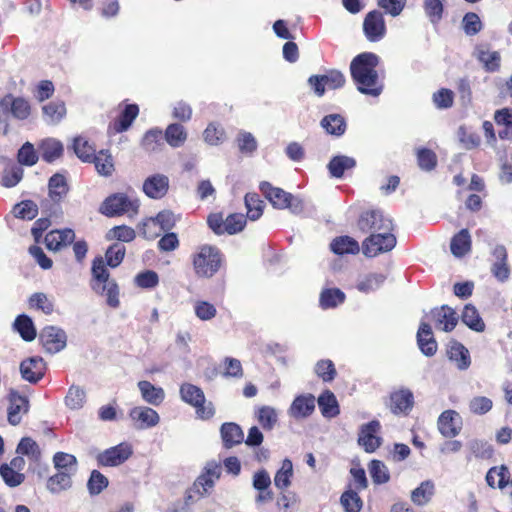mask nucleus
Listing matches in <instances>:
<instances>
[{"instance_id":"f257e3e1","label":"nucleus","mask_w":512,"mask_h":512,"mask_svg":"<svg viewBox=\"0 0 512 512\" xmlns=\"http://www.w3.org/2000/svg\"><path fill=\"white\" fill-rule=\"evenodd\" d=\"M379 58L376 54L365 52L356 56L351 64L350 71L357 89L362 94L378 97L383 90L376 67Z\"/></svg>"},{"instance_id":"f03ea898","label":"nucleus","mask_w":512,"mask_h":512,"mask_svg":"<svg viewBox=\"0 0 512 512\" xmlns=\"http://www.w3.org/2000/svg\"><path fill=\"white\" fill-rule=\"evenodd\" d=\"M91 271L92 290L101 296H105L108 306L114 309L118 308L120 306L119 287L116 281L110 278V274L101 257L93 260Z\"/></svg>"},{"instance_id":"7ed1b4c3","label":"nucleus","mask_w":512,"mask_h":512,"mask_svg":"<svg viewBox=\"0 0 512 512\" xmlns=\"http://www.w3.org/2000/svg\"><path fill=\"white\" fill-rule=\"evenodd\" d=\"M223 256L213 245L203 244L196 248L191 255L194 274L198 278H211L220 269Z\"/></svg>"},{"instance_id":"20e7f679","label":"nucleus","mask_w":512,"mask_h":512,"mask_svg":"<svg viewBox=\"0 0 512 512\" xmlns=\"http://www.w3.org/2000/svg\"><path fill=\"white\" fill-rule=\"evenodd\" d=\"M260 190L275 208L290 209L295 214H299L304 210V204L300 198L281 188L273 187L269 182H262Z\"/></svg>"},{"instance_id":"39448f33","label":"nucleus","mask_w":512,"mask_h":512,"mask_svg":"<svg viewBox=\"0 0 512 512\" xmlns=\"http://www.w3.org/2000/svg\"><path fill=\"white\" fill-rule=\"evenodd\" d=\"M138 209L137 199H132L123 193H116L105 199L100 207V212L109 217L123 214L133 217L138 213Z\"/></svg>"},{"instance_id":"423d86ee","label":"nucleus","mask_w":512,"mask_h":512,"mask_svg":"<svg viewBox=\"0 0 512 512\" xmlns=\"http://www.w3.org/2000/svg\"><path fill=\"white\" fill-rule=\"evenodd\" d=\"M396 245V237L391 231L372 233L363 242V253L368 257H375L380 253L392 250Z\"/></svg>"},{"instance_id":"0eeeda50","label":"nucleus","mask_w":512,"mask_h":512,"mask_svg":"<svg viewBox=\"0 0 512 512\" xmlns=\"http://www.w3.org/2000/svg\"><path fill=\"white\" fill-rule=\"evenodd\" d=\"M359 227L364 232L378 233L380 231H391L393 223L390 218L381 211L364 213L359 220Z\"/></svg>"},{"instance_id":"6e6552de","label":"nucleus","mask_w":512,"mask_h":512,"mask_svg":"<svg viewBox=\"0 0 512 512\" xmlns=\"http://www.w3.org/2000/svg\"><path fill=\"white\" fill-rule=\"evenodd\" d=\"M8 402L7 419L11 425L16 426L21 422L23 415L28 413L29 400L26 396L19 394L17 391L10 390Z\"/></svg>"},{"instance_id":"1a4fd4ad","label":"nucleus","mask_w":512,"mask_h":512,"mask_svg":"<svg viewBox=\"0 0 512 512\" xmlns=\"http://www.w3.org/2000/svg\"><path fill=\"white\" fill-rule=\"evenodd\" d=\"M131 455V446L127 443H121L99 453L97 461L102 466L114 467L124 463Z\"/></svg>"},{"instance_id":"9d476101","label":"nucleus","mask_w":512,"mask_h":512,"mask_svg":"<svg viewBox=\"0 0 512 512\" xmlns=\"http://www.w3.org/2000/svg\"><path fill=\"white\" fill-rule=\"evenodd\" d=\"M363 31L371 42L383 39L386 34V25L382 13L379 11L369 12L363 22Z\"/></svg>"},{"instance_id":"9b49d317","label":"nucleus","mask_w":512,"mask_h":512,"mask_svg":"<svg viewBox=\"0 0 512 512\" xmlns=\"http://www.w3.org/2000/svg\"><path fill=\"white\" fill-rule=\"evenodd\" d=\"M40 340L45 350L49 353H57L66 346L65 332L55 326L45 327L40 333Z\"/></svg>"},{"instance_id":"f8f14e48","label":"nucleus","mask_w":512,"mask_h":512,"mask_svg":"<svg viewBox=\"0 0 512 512\" xmlns=\"http://www.w3.org/2000/svg\"><path fill=\"white\" fill-rule=\"evenodd\" d=\"M431 317L436 329L444 332L452 331L458 323L456 312L447 305L433 309L431 311Z\"/></svg>"},{"instance_id":"ddd939ff","label":"nucleus","mask_w":512,"mask_h":512,"mask_svg":"<svg viewBox=\"0 0 512 512\" xmlns=\"http://www.w3.org/2000/svg\"><path fill=\"white\" fill-rule=\"evenodd\" d=\"M169 189V178L164 174H153L143 182V192L151 199L163 198Z\"/></svg>"},{"instance_id":"4468645a","label":"nucleus","mask_w":512,"mask_h":512,"mask_svg":"<svg viewBox=\"0 0 512 512\" xmlns=\"http://www.w3.org/2000/svg\"><path fill=\"white\" fill-rule=\"evenodd\" d=\"M315 410V397L311 394L297 396L288 409V415L295 420H302Z\"/></svg>"},{"instance_id":"2eb2a0df","label":"nucleus","mask_w":512,"mask_h":512,"mask_svg":"<svg viewBox=\"0 0 512 512\" xmlns=\"http://www.w3.org/2000/svg\"><path fill=\"white\" fill-rule=\"evenodd\" d=\"M129 416L138 429H147L156 426L160 417L152 408L146 406H137L130 410Z\"/></svg>"},{"instance_id":"dca6fc26","label":"nucleus","mask_w":512,"mask_h":512,"mask_svg":"<svg viewBox=\"0 0 512 512\" xmlns=\"http://www.w3.org/2000/svg\"><path fill=\"white\" fill-rule=\"evenodd\" d=\"M461 427V417L453 410L444 411L438 419L439 431L445 437H455L459 434Z\"/></svg>"},{"instance_id":"f3484780","label":"nucleus","mask_w":512,"mask_h":512,"mask_svg":"<svg viewBox=\"0 0 512 512\" xmlns=\"http://www.w3.org/2000/svg\"><path fill=\"white\" fill-rule=\"evenodd\" d=\"M380 429L378 421H371L361 427L358 442L367 452H374L380 446V438L376 435Z\"/></svg>"},{"instance_id":"a211bd4d","label":"nucleus","mask_w":512,"mask_h":512,"mask_svg":"<svg viewBox=\"0 0 512 512\" xmlns=\"http://www.w3.org/2000/svg\"><path fill=\"white\" fill-rule=\"evenodd\" d=\"M20 372L23 379L36 383L44 376L45 364L42 358L31 357L21 362Z\"/></svg>"},{"instance_id":"6ab92c4d","label":"nucleus","mask_w":512,"mask_h":512,"mask_svg":"<svg viewBox=\"0 0 512 512\" xmlns=\"http://www.w3.org/2000/svg\"><path fill=\"white\" fill-rule=\"evenodd\" d=\"M75 239L72 229L52 230L45 236V244L49 250L59 251L70 245Z\"/></svg>"},{"instance_id":"aec40b11","label":"nucleus","mask_w":512,"mask_h":512,"mask_svg":"<svg viewBox=\"0 0 512 512\" xmlns=\"http://www.w3.org/2000/svg\"><path fill=\"white\" fill-rule=\"evenodd\" d=\"M0 106L4 109H10L12 115L20 120L29 117L31 108L27 100L21 97H14L11 94L4 96L0 101Z\"/></svg>"},{"instance_id":"412c9836","label":"nucleus","mask_w":512,"mask_h":512,"mask_svg":"<svg viewBox=\"0 0 512 512\" xmlns=\"http://www.w3.org/2000/svg\"><path fill=\"white\" fill-rule=\"evenodd\" d=\"M417 343L424 355L433 356L436 353L437 342L428 323L421 322L417 332Z\"/></svg>"},{"instance_id":"4be33fe9","label":"nucleus","mask_w":512,"mask_h":512,"mask_svg":"<svg viewBox=\"0 0 512 512\" xmlns=\"http://www.w3.org/2000/svg\"><path fill=\"white\" fill-rule=\"evenodd\" d=\"M142 399L153 406H159L165 399V392L161 387L153 385L151 382L143 380L137 384Z\"/></svg>"},{"instance_id":"5701e85b","label":"nucleus","mask_w":512,"mask_h":512,"mask_svg":"<svg viewBox=\"0 0 512 512\" xmlns=\"http://www.w3.org/2000/svg\"><path fill=\"white\" fill-rule=\"evenodd\" d=\"M356 166V160L346 155L334 156L328 163V170L332 177L341 178L345 172L352 170Z\"/></svg>"},{"instance_id":"b1692460","label":"nucleus","mask_w":512,"mask_h":512,"mask_svg":"<svg viewBox=\"0 0 512 512\" xmlns=\"http://www.w3.org/2000/svg\"><path fill=\"white\" fill-rule=\"evenodd\" d=\"M390 399V408L395 414L406 413L413 406V394L407 389H402L392 393Z\"/></svg>"},{"instance_id":"393cba45","label":"nucleus","mask_w":512,"mask_h":512,"mask_svg":"<svg viewBox=\"0 0 512 512\" xmlns=\"http://www.w3.org/2000/svg\"><path fill=\"white\" fill-rule=\"evenodd\" d=\"M74 474L64 471H58L48 478L46 483L47 490L52 494H60L72 487V476Z\"/></svg>"},{"instance_id":"a878e982","label":"nucleus","mask_w":512,"mask_h":512,"mask_svg":"<svg viewBox=\"0 0 512 512\" xmlns=\"http://www.w3.org/2000/svg\"><path fill=\"white\" fill-rule=\"evenodd\" d=\"M435 494V484L431 480L423 481L417 488L411 491V501L418 506L428 504Z\"/></svg>"},{"instance_id":"bb28decb","label":"nucleus","mask_w":512,"mask_h":512,"mask_svg":"<svg viewBox=\"0 0 512 512\" xmlns=\"http://www.w3.org/2000/svg\"><path fill=\"white\" fill-rule=\"evenodd\" d=\"M28 304L29 308L39 310L46 315L52 314L55 308L54 298L42 292L32 294L28 299Z\"/></svg>"},{"instance_id":"cd10ccee","label":"nucleus","mask_w":512,"mask_h":512,"mask_svg":"<svg viewBox=\"0 0 512 512\" xmlns=\"http://www.w3.org/2000/svg\"><path fill=\"white\" fill-rule=\"evenodd\" d=\"M448 357L460 370H466L470 366L469 351L461 343L455 342L450 345Z\"/></svg>"},{"instance_id":"c85d7f7f","label":"nucleus","mask_w":512,"mask_h":512,"mask_svg":"<svg viewBox=\"0 0 512 512\" xmlns=\"http://www.w3.org/2000/svg\"><path fill=\"white\" fill-rule=\"evenodd\" d=\"M16 452L26 456L33 463H38L42 454L37 442L30 437H24L20 440Z\"/></svg>"},{"instance_id":"c756f323","label":"nucleus","mask_w":512,"mask_h":512,"mask_svg":"<svg viewBox=\"0 0 512 512\" xmlns=\"http://www.w3.org/2000/svg\"><path fill=\"white\" fill-rule=\"evenodd\" d=\"M331 250L338 255L357 254L360 250L356 240L349 236L335 238L330 244Z\"/></svg>"},{"instance_id":"7c9ffc66","label":"nucleus","mask_w":512,"mask_h":512,"mask_svg":"<svg viewBox=\"0 0 512 512\" xmlns=\"http://www.w3.org/2000/svg\"><path fill=\"white\" fill-rule=\"evenodd\" d=\"M318 405L322 415L326 418H333L339 414L337 399L335 395L328 390L319 396Z\"/></svg>"},{"instance_id":"2f4dec72","label":"nucleus","mask_w":512,"mask_h":512,"mask_svg":"<svg viewBox=\"0 0 512 512\" xmlns=\"http://www.w3.org/2000/svg\"><path fill=\"white\" fill-rule=\"evenodd\" d=\"M385 279V275L381 273L366 274L358 279L356 288L362 293H370L380 288Z\"/></svg>"},{"instance_id":"473e14b6","label":"nucleus","mask_w":512,"mask_h":512,"mask_svg":"<svg viewBox=\"0 0 512 512\" xmlns=\"http://www.w3.org/2000/svg\"><path fill=\"white\" fill-rule=\"evenodd\" d=\"M180 396L185 403L193 407H198L201 402H204L205 397L201 388L190 383L181 385Z\"/></svg>"},{"instance_id":"72a5a7b5","label":"nucleus","mask_w":512,"mask_h":512,"mask_svg":"<svg viewBox=\"0 0 512 512\" xmlns=\"http://www.w3.org/2000/svg\"><path fill=\"white\" fill-rule=\"evenodd\" d=\"M221 436L226 447L240 444L244 439L242 429L235 423H224L221 427Z\"/></svg>"},{"instance_id":"f704fd0d","label":"nucleus","mask_w":512,"mask_h":512,"mask_svg":"<svg viewBox=\"0 0 512 512\" xmlns=\"http://www.w3.org/2000/svg\"><path fill=\"white\" fill-rule=\"evenodd\" d=\"M510 479V473L506 466L492 467L486 475L487 484L492 487L504 488Z\"/></svg>"},{"instance_id":"c9c22d12","label":"nucleus","mask_w":512,"mask_h":512,"mask_svg":"<svg viewBox=\"0 0 512 512\" xmlns=\"http://www.w3.org/2000/svg\"><path fill=\"white\" fill-rule=\"evenodd\" d=\"M138 112L139 109L137 105H127L120 114L119 118L114 121L112 126L113 130L116 133H120L127 130L134 121V119L137 117Z\"/></svg>"},{"instance_id":"e433bc0d","label":"nucleus","mask_w":512,"mask_h":512,"mask_svg":"<svg viewBox=\"0 0 512 512\" xmlns=\"http://www.w3.org/2000/svg\"><path fill=\"white\" fill-rule=\"evenodd\" d=\"M477 59L489 72H495L500 68L501 56L497 51H491L487 48L480 47L477 49Z\"/></svg>"},{"instance_id":"4c0bfd02","label":"nucleus","mask_w":512,"mask_h":512,"mask_svg":"<svg viewBox=\"0 0 512 512\" xmlns=\"http://www.w3.org/2000/svg\"><path fill=\"white\" fill-rule=\"evenodd\" d=\"M321 126L328 134L341 136L346 130V122L339 114H330L325 116L321 121Z\"/></svg>"},{"instance_id":"58836bf2","label":"nucleus","mask_w":512,"mask_h":512,"mask_svg":"<svg viewBox=\"0 0 512 512\" xmlns=\"http://www.w3.org/2000/svg\"><path fill=\"white\" fill-rule=\"evenodd\" d=\"M451 252L456 257H461L468 253L471 249V238L467 229H462L452 238Z\"/></svg>"},{"instance_id":"ea45409f","label":"nucleus","mask_w":512,"mask_h":512,"mask_svg":"<svg viewBox=\"0 0 512 512\" xmlns=\"http://www.w3.org/2000/svg\"><path fill=\"white\" fill-rule=\"evenodd\" d=\"M462 321L470 329L476 332H482L485 329V323L480 317L477 309L471 304H467L464 307L462 312Z\"/></svg>"},{"instance_id":"a19ab883","label":"nucleus","mask_w":512,"mask_h":512,"mask_svg":"<svg viewBox=\"0 0 512 512\" xmlns=\"http://www.w3.org/2000/svg\"><path fill=\"white\" fill-rule=\"evenodd\" d=\"M53 464L58 471L69 472L72 474L77 472V459L72 454L65 452L55 453L53 456Z\"/></svg>"},{"instance_id":"79ce46f5","label":"nucleus","mask_w":512,"mask_h":512,"mask_svg":"<svg viewBox=\"0 0 512 512\" xmlns=\"http://www.w3.org/2000/svg\"><path fill=\"white\" fill-rule=\"evenodd\" d=\"M14 328L25 341H32L36 337V329L33 321L27 315H19L14 321Z\"/></svg>"},{"instance_id":"37998d69","label":"nucleus","mask_w":512,"mask_h":512,"mask_svg":"<svg viewBox=\"0 0 512 512\" xmlns=\"http://www.w3.org/2000/svg\"><path fill=\"white\" fill-rule=\"evenodd\" d=\"M293 476V464L290 459H284L281 468L276 472L274 484L278 489H286L291 485Z\"/></svg>"},{"instance_id":"c03bdc74","label":"nucleus","mask_w":512,"mask_h":512,"mask_svg":"<svg viewBox=\"0 0 512 512\" xmlns=\"http://www.w3.org/2000/svg\"><path fill=\"white\" fill-rule=\"evenodd\" d=\"M86 403V392L79 386L72 385L65 397V405L71 410H79Z\"/></svg>"},{"instance_id":"a18cd8bd","label":"nucleus","mask_w":512,"mask_h":512,"mask_svg":"<svg viewBox=\"0 0 512 512\" xmlns=\"http://www.w3.org/2000/svg\"><path fill=\"white\" fill-rule=\"evenodd\" d=\"M165 139L174 148L182 146L187 139L185 128L180 124H170L165 131Z\"/></svg>"},{"instance_id":"49530a36","label":"nucleus","mask_w":512,"mask_h":512,"mask_svg":"<svg viewBox=\"0 0 512 512\" xmlns=\"http://www.w3.org/2000/svg\"><path fill=\"white\" fill-rule=\"evenodd\" d=\"M42 158L47 162H52L63 152L62 144L55 139L44 140L40 146Z\"/></svg>"},{"instance_id":"de8ad7c7","label":"nucleus","mask_w":512,"mask_h":512,"mask_svg":"<svg viewBox=\"0 0 512 512\" xmlns=\"http://www.w3.org/2000/svg\"><path fill=\"white\" fill-rule=\"evenodd\" d=\"M95 168L100 175L110 176L114 172L112 156L105 151H100L92 158Z\"/></svg>"},{"instance_id":"09e8293b","label":"nucleus","mask_w":512,"mask_h":512,"mask_svg":"<svg viewBox=\"0 0 512 512\" xmlns=\"http://www.w3.org/2000/svg\"><path fill=\"white\" fill-rule=\"evenodd\" d=\"M73 149L78 158L85 162L92 161V158L95 156L94 146L81 136L74 139Z\"/></svg>"},{"instance_id":"8fccbe9b","label":"nucleus","mask_w":512,"mask_h":512,"mask_svg":"<svg viewBox=\"0 0 512 512\" xmlns=\"http://www.w3.org/2000/svg\"><path fill=\"white\" fill-rule=\"evenodd\" d=\"M45 121L49 124L58 123L66 114L65 105L61 102H51L43 106Z\"/></svg>"},{"instance_id":"3c124183","label":"nucleus","mask_w":512,"mask_h":512,"mask_svg":"<svg viewBox=\"0 0 512 512\" xmlns=\"http://www.w3.org/2000/svg\"><path fill=\"white\" fill-rule=\"evenodd\" d=\"M68 187L62 175L55 174L49 180V194L54 201L61 200L67 193Z\"/></svg>"},{"instance_id":"603ef678","label":"nucleus","mask_w":512,"mask_h":512,"mask_svg":"<svg viewBox=\"0 0 512 512\" xmlns=\"http://www.w3.org/2000/svg\"><path fill=\"white\" fill-rule=\"evenodd\" d=\"M245 206L247 208V216L251 220L259 219L263 213V201L260 200L256 193L246 194Z\"/></svg>"},{"instance_id":"864d4df0","label":"nucleus","mask_w":512,"mask_h":512,"mask_svg":"<svg viewBox=\"0 0 512 512\" xmlns=\"http://www.w3.org/2000/svg\"><path fill=\"white\" fill-rule=\"evenodd\" d=\"M469 451L476 457L481 459H489L493 456L492 445L484 440L474 439L468 443Z\"/></svg>"},{"instance_id":"5fc2aeb1","label":"nucleus","mask_w":512,"mask_h":512,"mask_svg":"<svg viewBox=\"0 0 512 512\" xmlns=\"http://www.w3.org/2000/svg\"><path fill=\"white\" fill-rule=\"evenodd\" d=\"M369 473L375 484H384L390 479L388 468L379 460H373L370 462Z\"/></svg>"},{"instance_id":"6e6d98bb","label":"nucleus","mask_w":512,"mask_h":512,"mask_svg":"<svg viewBox=\"0 0 512 512\" xmlns=\"http://www.w3.org/2000/svg\"><path fill=\"white\" fill-rule=\"evenodd\" d=\"M13 213L17 218L23 220H32L38 214V207L33 201L26 200L15 205L13 208Z\"/></svg>"},{"instance_id":"4d7b16f0","label":"nucleus","mask_w":512,"mask_h":512,"mask_svg":"<svg viewBox=\"0 0 512 512\" xmlns=\"http://www.w3.org/2000/svg\"><path fill=\"white\" fill-rule=\"evenodd\" d=\"M345 299L344 293L339 289H327L321 293L320 304L323 308H333Z\"/></svg>"},{"instance_id":"13d9d810","label":"nucleus","mask_w":512,"mask_h":512,"mask_svg":"<svg viewBox=\"0 0 512 512\" xmlns=\"http://www.w3.org/2000/svg\"><path fill=\"white\" fill-rule=\"evenodd\" d=\"M125 253L126 249L124 245L120 243L112 244L105 254L107 264L112 268L119 266L124 259Z\"/></svg>"},{"instance_id":"bf43d9fd","label":"nucleus","mask_w":512,"mask_h":512,"mask_svg":"<svg viewBox=\"0 0 512 512\" xmlns=\"http://www.w3.org/2000/svg\"><path fill=\"white\" fill-rule=\"evenodd\" d=\"M23 177V169L13 163H10L4 170L2 183L5 187H13L17 185Z\"/></svg>"},{"instance_id":"052dcab7","label":"nucleus","mask_w":512,"mask_h":512,"mask_svg":"<svg viewBox=\"0 0 512 512\" xmlns=\"http://www.w3.org/2000/svg\"><path fill=\"white\" fill-rule=\"evenodd\" d=\"M340 502L346 512H359L362 508V500L358 493L352 490L342 494Z\"/></svg>"},{"instance_id":"680f3d73","label":"nucleus","mask_w":512,"mask_h":512,"mask_svg":"<svg viewBox=\"0 0 512 512\" xmlns=\"http://www.w3.org/2000/svg\"><path fill=\"white\" fill-rule=\"evenodd\" d=\"M0 475L4 482L10 487H16L24 481V475L13 467L4 464L0 467Z\"/></svg>"},{"instance_id":"e2e57ef3","label":"nucleus","mask_w":512,"mask_h":512,"mask_svg":"<svg viewBox=\"0 0 512 512\" xmlns=\"http://www.w3.org/2000/svg\"><path fill=\"white\" fill-rule=\"evenodd\" d=\"M134 282L140 288L151 289L158 285L159 276L155 271L146 270L138 273L134 278Z\"/></svg>"},{"instance_id":"0e129e2a","label":"nucleus","mask_w":512,"mask_h":512,"mask_svg":"<svg viewBox=\"0 0 512 512\" xmlns=\"http://www.w3.org/2000/svg\"><path fill=\"white\" fill-rule=\"evenodd\" d=\"M246 225V218L243 214H231L225 219V226L223 228L224 234H236L243 230Z\"/></svg>"},{"instance_id":"69168bd1","label":"nucleus","mask_w":512,"mask_h":512,"mask_svg":"<svg viewBox=\"0 0 512 512\" xmlns=\"http://www.w3.org/2000/svg\"><path fill=\"white\" fill-rule=\"evenodd\" d=\"M108 240L116 239L122 242H131L135 238V231L128 226H116L110 229L106 235Z\"/></svg>"},{"instance_id":"338daca9","label":"nucleus","mask_w":512,"mask_h":512,"mask_svg":"<svg viewBox=\"0 0 512 512\" xmlns=\"http://www.w3.org/2000/svg\"><path fill=\"white\" fill-rule=\"evenodd\" d=\"M462 27L467 35L473 36L481 31L482 22L476 13L469 12L463 17Z\"/></svg>"},{"instance_id":"774afa93","label":"nucleus","mask_w":512,"mask_h":512,"mask_svg":"<svg viewBox=\"0 0 512 512\" xmlns=\"http://www.w3.org/2000/svg\"><path fill=\"white\" fill-rule=\"evenodd\" d=\"M417 161L422 170L430 171L435 168L437 157L432 150L421 148L417 150Z\"/></svg>"}]
</instances>
